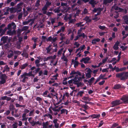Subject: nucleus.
Returning <instances> with one entry per match:
<instances>
[{
    "label": "nucleus",
    "mask_w": 128,
    "mask_h": 128,
    "mask_svg": "<svg viewBox=\"0 0 128 128\" xmlns=\"http://www.w3.org/2000/svg\"><path fill=\"white\" fill-rule=\"evenodd\" d=\"M116 77L118 78H120V80H124L128 78V72L117 74Z\"/></svg>",
    "instance_id": "1"
},
{
    "label": "nucleus",
    "mask_w": 128,
    "mask_h": 128,
    "mask_svg": "<svg viewBox=\"0 0 128 128\" xmlns=\"http://www.w3.org/2000/svg\"><path fill=\"white\" fill-rule=\"evenodd\" d=\"M42 39L43 40H45L46 39L47 42H51L53 44L54 46H56V44L54 42L56 41V37H54V36L52 37V36H50L48 38H46V36H42Z\"/></svg>",
    "instance_id": "2"
},
{
    "label": "nucleus",
    "mask_w": 128,
    "mask_h": 128,
    "mask_svg": "<svg viewBox=\"0 0 128 128\" xmlns=\"http://www.w3.org/2000/svg\"><path fill=\"white\" fill-rule=\"evenodd\" d=\"M16 27V25L15 23L13 22L9 24L8 25L7 28L8 30H13V32H15V30Z\"/></svg>",
    "instance_id": "3"
},
{
    "label": "nucleus",
    "mask_w": 128,
    "mask_h": 128,
    "mask_svg": "<svg viewBox=\"0 0 128 128\" xmlns=\"http://www.w3.org/2000/svg\"><path fill=\"white\" fill-rule=\"evenodd\" d=\"M122 103V102L120 100H114L111 102V104L112 106L111 107H113L121 104Z\"/></svg>",
    "instance_id": "4"
},
{
    "label": "nucleus",
    "mask_w": 128,
    "mask_h": 128,
    "mask_svg": "<svg viewBox=\"0 0 128 128\" xmlns=\"http://www.w3.org/2000/svg\"><path fill=\"white\" fill-rule=\"evenodd\" d=\"M125 104H128V95H124L120 98Z\"/></svg>",
    "instance_id": "5"
},
{
    "label": "nucleus",
    "mask_w": 128,
    "mask_h": 128,
    "mask_svg": "<svg viewBox=\"0 0 128 128\" xmlns=\"http://www.w3.org/2000/svg\"><path fill=\"white\" fill-rule=\"evenodd\" d=\"M49 113L52 114V110L54 112H56V104L55 103H54V105L50 106L49 108Z\"/></svg>",
    "instance_id": "6"
},
{
    "label": "nucleus",
    "mask_w": 128,
    "mask_h": 128,
    "mask_svg": "<svg viewBox=\"0 0 128 128\" xmlns=\"http://www.w3.org/2000/svg\"><path fill=\"white\" fill-rule=\"evenodd\" d=\"M90 59V57L89 56H87L85 58H83L80 60V62H84V64H86L88 63V61Z\"/></svg>",
    "instance_id": "7"
},
{
    "label": "nucleus",
    "mask_w": 128,
    "mask_h": 128,
    "mask_svg": "<svg viewBox=\"0 0 128 128\" xmlns=\"http://www.w3.org/2000/svg\"><path fill=\"white\" fill-rule=\"evenodd\" d=\"M14 55L13 52L12 50H10L8 54L7 57L8 58H12Z\"/></svg>",
    "instance_id": "8"
},
{
    "label": "nucleus",
    "mask_w": 128,
    "mask_h": 128,
    "mask_svg": "<svg viewBox=\"0 0 128 128\" xmlns=\"http://www.w3.org/2000/svg\"><path fill=\"white\" fill-rule=\"evenodd\" d=\"M122 88L121 85L120 84H116L114 85L112 88L114 90H118Z\"/></svg>",
    "instance_id": "9"
},
{
    "label": "nucleus",
    "mask_w": 128,
    "mask_h": 128,
    "mask_svg": "<svg viewBox=\"0 0 128 128\" xmlns=\"http://www.w3.org/2000/svg\"><path fill=\"white\" fill-rule=\"evenodd\" d=\"M100 116V114H94L89 116V117H90L93 119L94 118H98Z\"/></svg>",
    "instance_id": "10"
},
{
    "label": "nucleus",
    "mask_w": 128,
    "mask_h": 128,
    "mask_svg": "<svg viewBox=\"0 0 128 128\" xmlns=\"http://www.w3.org/2000/svg\"><path fill=\"white\" fill-rule=\"evenodd\" d=\"M25 72L24 73V74L21 75V77L22 78H23L22 82H24L26 80H27L28 78L26 77V76L24 75L25 74Z\"/></svg>",
    "instance_id": "11"
},
{
    "label": "nucleus",
    "mask_w": 128,
    "mask_h": 128,
    "mask_svg": "<svg viewBox=\"0 0 128 128\" xmlns=\"http://www.w3.org/2000/svg\"><path fill=\"white\" fill-rule=\"evenodd\" d=\"M76 74H78V75L80 76L81 75V74L80 72L78 71L75 72L74 70H72L71 71V72L70 73V75H74Z\"/></svg>",
    "instance_id": "12"
},
{
    "label": "nucleus",
    "mask_w": 128,
    "mask_h": 128,
    "mask_svg": "<svg viewBox=\"0 0 128 128\" xmlns=\"http://www.w3.org/2000/svg\"><path fill=\"white\" fill-rule=\"evenodd\" d=\"M56 57V56L55 55H54L53 56H50L47 57L46 58H44V59L43 60L44 62L46 61L51 58L55 59Z\"/></svg>",
    "instance_id": "13"
},
{
    "label": "nucleus",
    "mask_w": 128,
    "mask_h": 128,
    "mask_svg": "<svg viewBox=\"0 0 128 128\" xmlns=\"http://www.w3.org/2000/svg\"><path fill=\"white\" fill-rule=\"evenodd\" d=\"M8 38V36H4L2 37L1 39V40L5 44Z\"/></svg>",
    "instance_id": "14"
},
{
    "label": "nucleus",
    "mask_w": 128,
    "mask_h": 128,
    "mask_svg": "<svg viewBox=\"0 0 128 128\" xmlns=\"http://www.w3.org/2000/svg\"><path fill=\"white\" fill-rule=\"evenodd\" d=\"M123 18L124 20L125 24H128V15H124L123 16Z\"/></svg>",
    "instance_id": "15"
},
{
    "label": "nucleus",
    "mask_w": 128,
    "mask_h": 128,
    "mask_svg": "<svg viewBox=\"0 0 128 128\" xmlns=\"http://www.w3.org/2000/svg\"><path fill=\"white\" fill-rule=\"evenodd\" d=\"M7 78V76L5 74H2L0 76V80H6Z\"/></svg>",
    "instance_id": "16"
},
{
    "label": "nucleus",
    "mask_w": 128,
    "mask_h": 128,
    "mask_svg": "<svg viewBox=\"0 0 128 128\" xmlns=\"http://www.w3.org/2000/svg\"><path fill=\"white\" fill-rule=\"evenodd\" d=\"M114 0H103V4L106 5L108 3H111Z\"/></svg>",
    "instance_id": "17"
},
{
    "label": "nucleus",
    "mask_w": 128,
    "mask_h": 128,
    "mask_svg": "<svg viewBox=\"0 0 128 128\" xmlns=\"http://www.w3.org/2000/svg\"><path fill=\"white\" fill-rule=\"evenodd\" d=\"M65 29V27L64 26H62L60 29L58 30L57 32H56V34H58L60 33L61 32H64Z\"/></svg>",
    "instance_id": "18"
},
{
    "label": "nucleus",
    "mask_w": 128,
    "mask_h": 128,
    "mask_svg": "<svg viewBox=\"0 0 128 128\" xmlns=\"http://www.w3.org/2000/svg\"><path fill=\"white\" fill-rule=\"evenodd\" d=\"M84 20H85L87 22H90L92 21V20L89 18V17L88 16H86Z\"/></svg>",
    "instance_id": "19"
},
{
    "label": "nucleus",
    "mask_w": 128,
    "mask_h": 128,
    "mask_svg": "<svg viewBox=\"0 0 128 128\" xmlns=\"http://www.w3.org/2000/svg\"><path fill=\"white\" fill-rule=\"evenodd\" d=\"M72 62H74V66L75 67L78 66V65L79 64V63L77 61H74V60L73 59L72 61Z\"/></svg>",
    "instance_id": "20"
},
{
    "label": "nucleus",
    "mask_w": 128,
    "mask_h": 128,
    "mask_svg": "<svg viewBox=\"0 0 128 128\" xmlns=\"http://www.w3.org/2000/svg\"><path fill=\"white\" fill-rule=\"evenodd\" d=\"M48 122H45L43 123V126L44 128H48Z\"/></svg>",
    "instance_id": "21"
},
{
    "label": "nucleus",
    "mask_w": 128,
    "mask_h": 128,
    "mask_svg": "<svg viewBox=\"0 0 128 128\" xmlns=\"http://www.w3.org/2000/svg\"><path fill=\"white\" fill-rule=\"evenodd\" d=\"M23 2H20L18 4L17 6V8H16V10H18L19 9H22L21 6L23 4Z\"/></svg>",
    "instance_id": "22"
},
{
    "label": "nucleus",
    "mask_w": 128,
    "mask_h": 128,
    "mask_svg": "<svg viewBox=\"0 0 128 128\" xmlns=\"http://www.w3.org/2000/svg\"><path fill=\"white\" fill-rule=\"evenodd\" d=\"M53 59L51 60L50 64L51 66H56V62L54 60V59Z\"/></svg>",
    "instance_id": "23"
},
{
    "label": "nucleus",
    "mask_w": 128,
    "mask_h": 128,
    "mask_svg": "<svg viewBox=\"0 0 128 128\" xmlns=\"http://www.w3.org/2000/svg\"><path fill=\"white\" fill-rule=\"evenodd\" d=\"M9 109L10 110H15V108L14 105L12 104H10L9 106Z\"/></svg>",
    "instance_id": "24"
},
{
    "label": "nucleus",
    "mask_w": 128,
    "mask_h": 128,
    "mask_svg": "<svg viewBox=\"0 0 128 128\" xmlns=\"http://www.w3.org/2000/svg\"><path fill=\"white\" fill-rule=\"evenodd\" d=\"M57 120L56 119V128H60L64 124V122H62L61 124L59 125V124L57 122Z\"/></svg>",
    "instance_id": "25"
},
{
    "label": "nucleus",
    "mask_w": 128,
    "mask_h": 128,
    "mask_svg": "<svg viewBox=\"0 0 128 128\" xmlns=\"http://www.w3.org/2000/svg\"><path fill=\"white\" fill-rule=\"evenodd\" d=\"M84 93V92L80 91L78 92L76 96H80V97H82L83 94Z\"/></svg>",
    "instance_id": "26"
},
{
    "label": "nucleus",
    "mask_w": 128,
    "mask_h": 128,
    "mask_svg": "<svg viewBox=\"0 0 128 128\" xmlns=\"http://www.w3.org/2000/svg\"><path fill=\"white\" fill-rule=\"evenodd\" d=\"M89 3L90 4L92 5L93 7H94V4H96L94 0H90Z\"/></svg>",
    "instance_id": "27"
},
{
    "label": "nucleus",
    "mask_w": 128,
    "mask_h": 128,
    "mask_svg": "<svg viewBox=\"0 0 128 128\" xmlns=\"http://www.w3.org/2000/svg\"><path fill=\"white\" fill-rule=\"evenodd\" d=\"M118 123L115 122L111 126V128H115L118 126Z\"/></svg>",
    "instance_id": "28"
},
{
    "label": "nucleus",
    "mask_w": 128,
    "mask_h": 128,
    "mask_svg": "<svg viewBox=\"0 0 128 128\" xmlns=\"http://www.w3.org/2000/svg\"><path fill=\"white\" fill-rule=\"evenodd\" d=\"M25 72V74L24 75L26 76H33V75L32 74V72H30L28 73H27L26 72Z\"/></svg>",
    "instance_id": "29"
},
{
    "label": "nucleus",
    "mask_w": 128,
    "mask_h": 128,
    "mask_svg": "<svg viewBox=\"0 0 128 128\" xmlns=\"http://www.w3.org/2000/svg\"><path fill=\"white\" fill-rule=\"evenodd\" d=\"M94 80V78L92 77V78L89 80L88 81V83H89V84L90 85L92 84V83L93 81Z\"/></svg>",
    "instance_id": "30"
},
{
    "label": "nucleus",
    "mask_w": 128,
    "mask_h": 128,
    "mask_svg": "<svg viewBox=\"0 0 128 128\" xmlns=\"http://www.w3.org/2000/svg\"><path fill=\"white\" fill-rule=\"evenodd\" d=\"M22 31L20 29H18L17 32V36L18 37L20 36L21 33Z\"/></svg>",
    "instance_id": "31"
},
{
    "label": "nucleus",
    "mask_w": 128,
    "mask_h": 128,
    "mask_svg": "<svg viewBox=\"0 0 128 128\" xmlns=\"http://www.w3.org/2000/svg\"><path fill=\"white\" fill-rule=\"evenodd\" d=\"M29 27L28 26H24L23 27L21 30L22 31L26 30L28 29Z\"/></svg>",
    "instance_id": "32"
},
{
    "label": "nucleus",
    "mask_w": 128,
    "mask_h": 128,
    "mask_svg": "<svg viewBox=\"0 0 128 128\" xmlns=\"http://www.w3.org/2000/svg\"><path fill=\"white\" fill-rule=\"evenodd\" d=\"M51 46V45H50L47 48H46V49L47 50V53L49 52L51 50V48L50 47Z\"/></svg>",
    "instance_id": "33"
},
{
    "label": "nucleus",
    "mask_w": 128,
    "mask_h": 128,
    "mask_svg": "<svg viewBox=\"0 0 128 128\" xmlns=\"http://www.w3.org/2000/svg\"><path fill=\"white\" fill-rule=\"evenodd\" d=\"M14 52L15 54H17L18 55L20 54L21 53V52L18 50H14Z\"/></svg>",
    "instance_id": "34"
},
{
    "label": "nucleus",
    "mask_w": 128,
    "mask_h": 128,
    "mask_svg": "<svg viewBox=\"0 0 128 128\" xmlns=\"http://www.w3.org/2000/svg\"><path fill=\"white\" fill-rule=\"evenodd\" d=\"M28 65V64L26 63L23 65H22V67L21 69L22 70L24 69Z\"/></svg>",
    "instance_id": "35"
},
{
    "label": "nucleus",
    "mask_w": 128,
    "mask_h": 128,
    "mask_svg": "<svg viewBox=\"0 0 128 128\" xmlns=\"http://www.w3.org/2000/svg\"><path fill=\"white\" fill-rule=\"evenodd\" d=\"M86 75L87 78H89L91 77V73H86Z\"/></svg>",
    "instance_id": "36"
},
{
    "label": "nucleus",
    "mask_w": 128,
    "mask_h": 128,
    "mask_svg": "<svg viewBox=\"0 0 128 128\" xmlns=\"http://www.w3.org/2000/svg\"><path fill=\"white\" fill-rule=\"evenodd\" d=\"M44 116L48 117L51 119L52 118V116L51 115V114L48 113L45 114Z\"/></svg>",
    "instance_id": "37"
},
{
    "label": "nucleus",
    "mask_w": 128,
    "mask_h": 128,
    "mask_svg": "<svg viewBox=\"0 0 128 128\" xmlns=\"http://www.w3.org/2000/svg\"><path fill=\"white\" fill-rule=\"evenodd\" d=\"M18 123L17 122H15L14 123L12 124V126H13V128H17Z\"/></svg>",
    "instance_id": "38"
},
{
    "label": "nucleus",
    "mask_w": 128,
    "mask_h": 128,
    "mask_svg": "<svg viewBox=\"0 0 128 128\" xmlns=\"http://www.w3.org/2000/svg\"><path fill=\"white\" fill-rule=\"evenodd\" d=\"M51 2L47 1L46 2V4H45V6L48 8L49 6L51 5Z\"/></svg>",
    "instance_id": "39"
},
{
    "label": "nucleus",
    "mask_w": 128,
    "mask_h": 128,
    "mask_svg": "<svg viewBox=\"0 0 128 128\" xmlns=\"http://www.w3.org/2000/svg\"><path fill=\"white\" fill-rule=\"evenodd\" d=\"M120 48L122 49V51H124L126 50L127 48V46H126L124 47L123 46H122L120 47Z\"/></svg>",
    "instance_id": "40"
},
{
    "label": "nucleus",
    "mask_w": 128,
    "mask_h": 128,
    "mask_svg": "<svg viewBox=\"0 0 128 128\" xmlns=\"http://www.w3.org/2000/svg\"><path fill=\"white\" fill-rule=\"evenodd\" d=\"M104 122L103 120H101L100 121V122L99 124V125L98 126V128H100L104 124Z\"/></svg>",
    "instance_id": "41"
},
{
    "label": "nucleus",
    "mask_w": 128,
    "mask_h": 128,
    "mask_svg": "<svg viewBox=\"0 0 128 128\" xmlns=\"http://www.w3.org/2000/svg\"><path fill=\"white\" fill-rule=\"evenodd\" d=\"M74 45L76 46V48H78L80 46V44L79 43H78V42H75L74 44Z\"/></svg>",
    "instance_id": "42"
},
{
    "label": "nucleus",
    "mask_w": 128,
    "mask_h": 128,
    "mask_svg": "<svg viewBox=\"0 0 128 128\" xmlns=\"http://www.w3.org/2000/svg\"><path fill=\"white\" fill-rule=\"evenodd\" d=\"M7 118L10 120H15V118L12 117L7 116Z\"/></svg>",
    "instance_id": "43"
},
{
    "label": "nucleus",
    "mask_w": 128,
    "mask_h": 128,
    "mask_svg": "<svg viewBox=\"0 0 128 128\" xmlns=\"http://www.w3.org/2000/svg\"><path fill=\"white\" fill-rule=\"evenodd\" d=\"M106 76V74H101L100 75V76L99 78H100V79H102L105 76Z\"/></svg>",
    "instance_id": "44"
},
{
    "label": "nucleus",
    "mask_w": 128,
    "mask_h": 128,
    "mask_svg": "<svg viewBox=\"0 0 128 128\" xmlns=\"http://www.w3.org/2000/svg\"><path fill=\"white\" fill-rule=\"evenodd\" d=\"M6 80H1L0 81V85L5 83L6 82Z\"/></svg>",
    "instance_id": "45"
},
{
    "label": "nucleus",
    "mask_w": 128,
    "mask_h": 128,
    "mask_svg": "<svg viewBox=\"0 0 128 128\" xmlns=\"http://www.w3.org/2000/svg\"><path fill=\"white\" fill-rule=\"evenodd\" d=\"M87 69H88L86 71V72H87V73H91L92 71L90 68H86V70Z\"/></svg>",
    "instance_id": "46"
},
{
    "label": "nucleus",
    "mask_w": 128,
    "mask_h": 128,
    "mask_svg": "<svg viewBox=\"0 0 128 128\" xmlns=\"http://www.w3.org/2000/svg\"><path fill=\"white\" fill-rule=\"evenodd\" d=\"M82 107L84 108L85 110H86L88 108V106L86 104H83L82 105Z\"/></svg>",
    "instance_id": "47"
},
{
    "label": "nucleus",
    "mask_w": 128,
    "mask_h": 128,
    "mask_svg": "<svg viewBox=\"0 0 128 128\" xmlns=\"http://www.w3.org/2000/svg\"><path fill=\"white\" fill-rule=\"evenodd\" d=\"M98 27L99 28L102 30L106 28V27L105 26H102L100 25Z\"/></svg>",
    "instance_id": "48"
},
{
    "label": "nucleus",
    "mask_w": 128,
    "mask_h": 128,
    "mask_svg": "<svg viewBox=\"0 0 128 128\" xmlns=\"http://www.w3.org/2000/svg\"><path fill=\"white\" fill-rule=\"evenodd\" d=\"M9 30L7 32V34L11 35L12 34V30Z\"/></svg>",
    "instance_id": "49"
},
{
    "label": "nucleus",
    "mask_w": 128,
    "mask_h": 128,
    "mask_svg": "<svg viewBox=\"0 0 128 128\" xmlns=\"http://www.w3.org/2000/svg\"><path fill=\"white\" fill-rule=\"evenodd\" d=\"M88 11L87 9L86 8L84 9L83 11L82 12V13L84 14H86L88 13Z\"/></svg>",
    "instance_id": "50"
},
{
    "label": "nucleus",
    "mask_w": 128,
    "mask_h": 128,
    "mask_svg": "<svg viewBox=\"0 0 128 128\" xmlns=\"http://www.w3.org/2000/svg\"><path fill=\"white\" fill-rule=\"evenodd\" d=\"M82 30V28L81 27L80 28V29L78 30V34H81V32Z\"/></svg>",
    "instance_id": "51"
},
{
    "label": "nucleus",
    "mask_w": 128,
    "mask_h": 128,
    "mask_svg": "<svg viewBox=\"0 0 128 128\" xmlns=\"http://www.w3.org/2000/svg\"><path fill=\"white\" fill-rule=\"evenodd\" d=\"M66 110V109H62L60 110V114H62L63 113H64L65 112Z\"/></svg>",
    "instance_id": "52"
},
{
    "label": "nucleus",
    "mask_w": 128,
    "mask_h": 128,
    "mask_svg": "<svg viewBox=\"0 0 128 128\" xmlns=\"http://www.w3.org/2000/svg\"><path fill=\"white\" fill-rule=\"evenodd\" d=\"M22 13H20V14L18 16V20H20L22 17Z\"/></svg>",
    "instance_id": "53"
},
{
    "label": "nucleus",
    "mask_w": 128,
    "mask_h": 128,
    "mask_svg": "<svg viewBox=\"0 0 128 128\" xmlns=\"http://www.w3.org/2000/svg\"><path fill=\"white\" fill-rule=\"evenodd\" d=\"M82 99L84 100H86L88 99V97L84 96L82 98Z\"/></svg>",
    "instance_id": "54"
},
{
    "label": "nucleus",
    "mask_w": 128,
    "mask_h": 128,
    "mask_svg": "<svg viewBox=\"0 0 128 128\" xmlns=\"http://www.w3.org/2000/svg\"><path fill=\"white\" fill-rule=\"evenodd\" d=\"M108 58L107 57H106L104 59H103L102 60V62L103 63H105L107 61L108 59Z\"/></svg>",
    "instance_id": "55"
},
{
    "label": "nucleus",
    "mask_w": 128,
    "mask_h": 128,
    "mask_svg": "<svg viewBox=\"0 0 128 128\" xmlns=\"http://www.w3.org/2000/svg\"><path fill=\"white\" fill-rule=\"evenodd\" d=\"M99 18H98V17H94V18H92V20H94V22L98 20H99Z\"/></svg>",
    "instance_id": "56"
},
{
    "label": "nucleus",
    "mask_w": 128,
    "mask_h": 128,
    "mask_svg": "<svg viewBox=\"0 0 128 128\" xmlns=\"http://www.w3.org/2000/svg\"><path fill=\"white\" fill-rule=\"evenodd\" d=\"M30 122L32 126H34L35 125V122H34V120L32 122Z\"/></svg>",
    "instance_id": "57"
},
{
    "label": "nucleus",
    "mask_w": 128,
    "mask_h": 128,
    "mask_svg": "<svg viewBox=\"0 0 128 128\" xmlns=\"http://www.w3.org/2000/svg\"><path fill=\"white\" fill-rule=\"evenodd\" d=\"M40 2H39L38 1H37L36 3L35 4V6L36 7H38L40 5Z\"/></svg>",
    "instance_id": "58"
},
{
    "label": "nucleus",
    "mask_w": 128,
    "mask_h": 128,
    "mask_svg": "<svg viewBox=\"0 0 128 128\" xmlns=\"http://www.w3.org/2000/svg\"><path fill=\"white\" fill-rule=\"evenodd\" d=\"M77 78L74 77V78L72 79V80H73V81H74V82H78V80Z\"/></svg>",
    "instance_id": "59"
},
{
    "label": "nucleus",
    "mask_w": 128,
    "mask_h": 128,
    "mask_svg": "<svg viewBox=\"0 0 128 128\" xmlns=\"http://www.w3.org/2000/svg\"><path fill=\"white\" fill-rule=\"evenodd\" d=\"M68 5V4L67 3H63V2H61V6H66Z\"/></svg>",
    "instance_id": "60"
},
{
    "label": "nucleus",
    "mask_w": 128,
    "mask_h": 128,
    "mask_svg": "<svg viewBox=\"0 0 128 128\" xmlns=\"http://www.w3.org/2000/svg\"><path fill=\"white\" fill-rule=\"evenodd\" d=\"M83 23L82 22H80L78 23H77L76 24V25L77 26V27H80V26L81 25V24H82Z\"/></svg>",
    "instance_id": "61"
},
{
    "label": "nucleus",
    "mask_w": 128,
    "mask_h": 128,
    "mask_svg": "<svg viewBox=\"0 0 128 128\" xmlns=\"http://www.w3.org/2000/svg\"><path fill=\"white\" fill-rule=\"evenodd\" d=\"M10 9V8L9 7H6L5 8V9H4V10H5L6 11V12H8L9 10Z\"/></svg>",
    "instance_id": "62"
},
{
    "label": "nucleus",
    "mask_w": 128,
    "mask_h": 128,
    "mask_svg": "<svg viewBox=\"0 0 128 128\" xmlns=\"http://www.w3.org/2000/svg\"><path fill=\"white\" fill-rule=\"evenodd\" d=\"M105 82V81L104 80H102V81L100 82H99V84L100 85H102L104 84Z\"/></svg>",
    "instance_id": "63"
},
{
    "label": "nucleus",
    "mask_w": 128,
    "mask_h": 128,
    "mask_svg": "<svg viewBox=\"0 0 128 128\" xmlns=\"http://www.w3.org/2000/svg\"><path fill=\"white\" fill-rule=\"evenodd\" d=\"M75 20L74 19L70 20L69 21V24L70 23H72L75 22Z\"/></svg>",
    "instance_id": "64"
}]
</instances>
